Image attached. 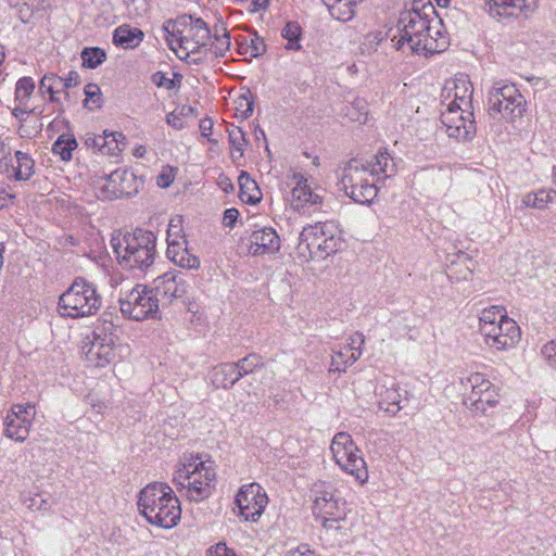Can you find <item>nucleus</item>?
I'll use <instances>...</instances> for the list:
<instances>
[{"label": "nucleus", "instance_id": "f257e3e1", "mask_svg": "<svg viewBox=\"0 0 556 556\" xmlns=\"http://www.w3.org/2000/svg\"><path fill=\"white\" fill-rule=\"evenodd\" d=\"M434 7L429 0H414L410 9L401 13L396 24L397 34L393 35L392 42L396 50L405 47L417 54H434L444 51L446 40L439 30L433 31L431 23L434 21Z\"/></svg>", "mask_w": 556, "mask_h": 556}, {"label": "nucleus", "instance_id": "f03ea898", "mask_svg": "<svg viewBox=\"0 0 556 556\" xmlns=\"http://www.w3.org/2000/svg\"><path fill=\"white\" fill-rule=\"evenodd\" d=\"M167 34L172 50L180 60L198 64L202 58V51L210 40V29L201 18L181 16L177 21H167L163 25Z\"/></svg>", "mask_w": 556, "mask_h": 556}, {"label": "nucleus", "instance_id": "7ed1b4c3", "mask_svg": "<svg viewBox=\"0 0 556 556\" xmlns=\"http://www.w3.org/2000/svg\"><path fill=\"white\" fill-rule=\"evenodd\" d=\"M215 479V462L208 456L190 454L180 460L173 481L188 500L201 502L212 494Z\"/></svg>", "mask_w": 556, "mask_h": 556}, {"label": "nucleus", "instance_id": "20e7f679", "mask_svg": "<svg viewBox=\"0 0 556 556\" xmlns=\"http://www.w3.org/2000/svg\"><path fill=\"white\" fill-rule=\"evenodd\" d=\"M138 508L148 522L165 529L175 527L181 515L180 504L174 491L160 482L150 483L140 491Z\"/></svg>", "mask_w": 556, "mask_h": 556}, {"label": "nucleus", "instance_id": "39448f33", "mask_svg": "<svg viewBox=\"0 0 556 556\" xmlns=\"http://www.w3.org/2000/svg\"><path fill=\"white\" fill-rule=\"evenodd\" d=\"M112 245L119 265L125 268L144 270L155 261L156 237L150 230L137 228L113 238Z\"/></svg>", "mask_w": 556, "mask_h": 556}, {"label": "nucleus", "instance_id": "423d86ee", "mask_svg": "<svg viewBox=\"0 0 556 556\" xmlns=\"http://www.w3.org/2000/svg\"><path fill=\"white\" fill-rule=\"evenodd\" d=\"M479 330L485 344L496 351L511 349L520 340L519 326L506 315L502 306H491L481 312Z\"/></svg>", "mask_w": 556, "mask_h": 556}, {"label": "nucleus", "instance_id": "0eeeda50", "mask_svg": "<svg viewBox=\"0 0 556 556\" xmlns=\"http://www.w3.org/2000/svg\"><path fill=\"white\" fill-rule=\"evenodd\" d=\"M340 238L332 224L316 223L303 228L295 248V255L302 263L324 260L338 251Z\"/></svg>", "mask_w": 556, "mask_h": 556}, {"label": "nucleus", "instance_id": "6e6552de", "mask_svg": "<svg viewBox=\"0 0 556 556\" xmlns=\"http://www.w3.org/2000/svg\"><path fill=\"white\" fill-rule=\"evenodd\" d=\"M101 307V296L93 283L76 278L58 302V312L63 317L84 318L94 315Z\"/></svg>", "mask_w": 556, "mask_h": 556}, {"label": "nucleus", "instance_id": "1a4fd4ad", "mask_svg": "<svg viewBox=\"0 0 556 556\" xmlns=\"http://www.w3.org/2000/svg\"><path fill=\"white\" fill-rule=\"evenodd\" d=\"M314 516L320 520L325 529H339V523L345 520L348 506L344 498L337 494L330 483L318 481L312 488Z\"/></svg>", "mask_w": 556, "mask_h": 556}, {"label": "nucleus", "instance_id": "9d476101", "mask_svg": "<svg viewBox=\"0 0 556 556\" xmlns=\"http://www.w3.org/2000/svg\"><path fill=\"white\" fill-rule=\"evenodd\" d=\"M489 114L496 118L498 115L514 123L526 112L527 103L523 96L513 84L496 81L489 91Z\"/></svg>", "mask_w": 556, "mask_h": 556}, {"label": "nucleus", "instance_id": "9b49d317", "mask_svg": "<svg viewBox=\"0 0 556 556\" xmlns=\"http://www.w3.org/2000/svg\"><path fill=\"white\" fill-rule=\"evenodd\" d=\"M340 185L344 193L359 204L370 203L378 193L376 179L369 168L357 160L344 166Z\"/></svg>", "mask_w": 556, "mask_h": 556}, {"label": "nucleus", "instance_id": "f8f14e48", "mask_svg": "<svg viewBox=\"0 0 556 556\" xmlns=\"http://www.w3.org/2000/svg\"><path fill=\"white\" fill-rule=\"evenodd\" d=\"M330 451L336 464L343 471L354 477L361 484L367 482L369 475L366 463L349 433H337L332 439Z\"/></svg>", "mask_w": 556, "mask_h": 556}, {"label": "nucleus", "instance_id": "ddd939ff", "mask_svg": "<svg viewBox=\"0 0 556 556\" xmlns=\"http://www.w3.org/2000/svg\"><path fill=\"white\" fill-rule=\"evenodd\" d=\"M159 307L160 299L144 285L137 283L131 289L121 292L119 308L123 316L129 319L155 318Z\"/></svg>", "mask_w": 556, "mask_h": 556}, {"label": "nucleus", "instance_id": "4468645a", "mask_svg": "<svg viewBox=\"0 0 556 556\" xmlns=\"http://www.w3.org/2000/svg\"><path fill=\"white\" fill-rule=\"evenodd\" d=\"M463 386L466 390L464 404L470 412L488 415L489 409L497 405L498 390L483 374H470L463 380Z\"/></svg>", "mask_w": 556, "mask_h": 556}, {"label": "nucleus", "instance_id": "2eb2a0df", "mask_svg": "<svg viewBox=\"0 0 556 556\" xmlns=\"http://www.w3.org/2000/svg\"><path fill=\"white\" fill-rule=\"evenodd\" d=\"M113 325L109 324L98 327L91 338L83 345V353L86 362L93 367H105L116 356L115 344L117 337L113 333Z\"/></svg>", "mask_w": 556, "mask_h": 556}, {"label": "nucleus", "instance_id": "dca6fc26", "mask_svg": "<svg viewBox=\"0 0 556 556\" xmlns=\"http://www.w3.org/2000/svg\"><path fill=\"white\" fill-rule=\"evenodd\" d=\"M94 195L100 200H114L138 191V181L134 173L118 168L108 176L92 181Z\"/></svg>", "mask_w": 556, "mask_h": 556}, {"label": "nucleus", "instance_id": "f3484780", "mask_svg": "<svg viewBox=\"0 0 556 556\" xmlns=\"http://www.w3.org/2000/svg\"><path fill=\"white\" fill-rule=\"evenodd\" d=\"M268 496L258 483L242 485L235 497L239 516L245 521L257 522L268 505Z\"/></svg>", "mask_w": 556, "mask_h": 556}, {"label": "nucleus", "instance_id": "a211bd4d", "mask_svg": "<svg viewBox=\"0 0 556 556\" xmlns=\"http://www.w3.org/2000/svg\"><path fill=\"white\" fill-rule=\"evenodd\" d=\"M441 123L448 137L467 140L476 132L472 109L462 110L457 105L446 104L441 113Z\"/></svg>", "mask_w": 556, "mask_h": 556}, {"label": "nucleus", "instance_id": "6ab92c4d", "mask_svg": "<svg viewBox=\"0 0 556 556\" xmlns=\"http://www.w3.org/2000/svg\"><path fill=\"white\" fill-rule=\"evenodd\" d=\"M35 416L36 408L33 404L13 405L4 420L7 437L17 442H24L29 434Z\"/></svg>", "mask_w": 556, "mask_h": 556}, {"label": "nucleus", "instance_id": "aec40b11", "mask_svg": "<svg viewBox=\"0 0 556 556\" xmlns=\"http://www.w3.org/2000/svg\"><path fill=\"white\" fill-rule=\"evenodd\" d=\"M151 290L163 303H172L187 293V282L180 273L166 271L153 280Z\"/></svg>", "mask_w": 556, "mask_h": 556}, {"label": "nucleus", "instance_id": "412c9836", "mask_svg": "<svg viewBox=\"0 0 556 556\" xmlns=\"http://www.w3.org/2000/svg\"><path fill=\"white\" fill-rule=\"evenodd\" d=\"M473 88L468 76L460 74L454 79L446 81L442 97L447 100V104L459 106L468 111L472 109Z\"/></svg>", "mask_w": 556, "mask_h": 556}, {"label": "nucleus", "instance_id": "4be33fe9", "mask_svg": "<svg viewBox=\"0 0 556 556\" xmlns=\"http://www.w3.org/2000/svg\"><path fill=\"white\" fill-rule=\"evenodd\" d=\"M287 179L288 184L292 186L291 204L295 210H300L306 204H320L323 202V197L312 191L307 178L301 172L291 168Z\"/></svg>", "mask_w": 556, "mask_h": 556}, {"label": "nucleus", "instance_id": "5701e85b", "mask_svg": "<svg viewBox=\"0 0 556 556\" xmlns=\"http://www.w3.org/2000/svg\"><path fill=\"white\" fill-rule=\"evenodd\" d=\"M248 250L253 256L276 254L280 250V238L271 227L256 229L250 235Z\"/></svg>", "mask_w": 556, "mask_h": 556}, {"label": "nucleus", "instance_id": "b1692460", "mask_svg": "<svg viewBox=\"0 0 556 556\" xmlns=\"http://www.w3.org/2000/svg\"><path fill=\"white\" fill-rule=\"evenodd\" d=\"M539 0H488L490 14L494 16H518L519 14L533 13Z\"/></svg>", "mask_w": 556, "mask_h": 556}, {"label": "nucleus", "instance_id": "393cba45", "mask_svg": "<svg viewBox=\"0 0 556 556\" xmlns=\"http://www.w3.org/2000/svg\"><path fill=\"white\" fill-rule=\"evenodd\" d=\"M211 382L217 389H230L240 380V372L235 363H224L211 371Z\"/></svg>", "mask_w": 556, "mask_h": 556}, {"label": "nucleus", "instance_id": "a878e982", "mask_svg": "<svg viewBox=\"0 0 556 556\" xmlns=\"http://www.w3.org/2000/svg\"><path fill=\"white\" fill-rule=\"evenodd\" d=\"M10 162V168H8V175L10 177L18 181H25L33 176L35 162L27 153L16 151L14 161L11 160Z\"/></svg>", "mask_w": 556, "mask_h": 556}, {"label": "nucleus", "instance_id": "bb28decb", "mask_svg": "<svg viewBox=\"0 0 556 556\" xmlns=\"http://www.w3.org/2000/svg\"><path fill=\"white\" fill-rule=\"evenodd\" d=\"M380 409L384 410L391 416H395L401 410V389L396 384L391 387L381 386L378 390Z\"/></svg>", "mask_w": 556, "mask_h": 556}, {"label": "nucleus", "instance_id": "cd10ccee", "mask_svg": "<svg viewBox=\"0 0 556 556\" xmlns=\"http://www.w3.org/2000/svg\"><path fill=\"white\" fill-rule=\"evenodd\" d=\"M143 31L129 25L118 26L113 34V42L123 49H134L143 40Z\"/></svg>", "mask_w": 556, "mask_h": 556}, {"label": "nucleus", "instance_id": "c85d7f7f", "mask_svg": "<svg viewBox=\"0 0 556 556\" xmlns=\"http://www.w3.org/2000/svg\"><path fill=\"white\" fill-rule=\"evenodd\" d=\"M363 0H323L331 16L338 21L348 22L355 15V8Z\"/></svg>", "mask_w": 556, "mask_h": 556}, {"label": "nucleus", "instance_id": "c756f323", "mask_svg": "<svg viewBox=\"0 0 556 556\" xmlns=\"http://www.w3.org/2000/svg\"><path fill=\"white\" fill-rule=\"evenodd\" d=\"M372 176L391 177L395 174V164L388 152H378L367 164Z\"/></svg>", "mask_w": 556, "mask_h": 556}, {"label": "nucleus", "instance_id": "7c9ffc66", "mask_svg": "<svg viewBox=\"0 0 556 556\" xmlns=\"http://www.w3.org/2000/svg\"><path fill=\"white\" fill-rule=\"evenodd\" d=\"M555 199L556 191L554 189H540L525 194L521 202L526 207L545 210L548 204L554 203Z\"/></svg>", "mask_w": 556, "mask_h": 556}, {"label": "nucleus", "instance_id": "2f4dec72", "mask_svg": "<svg viewBox=\"0 0 556 556\" xmlns=\"http://www.w3.org/2000/svg\"><path fill=\"white\" fill-rule=\"evenodd\" d=\"M238 182L240 187L239 195L244 203L255 204L261 201V190L255 180H253L248 173H241Z\"/></svg>", "mask_w": 556, "mask_h": 556}, {"label": "nucleus", "instance_id": "473e14b6", "mask_svg": "<svg viewBox=\"0 0 556 556\" xmlns=\"http://www.w3.org/2000/svg\"><path fill=\"white\" fill-rule=\"evenodd\" d=\"M358 358L350 353L348 348H342L332 352L329 371L344 372Z\"/></svg>", "mask_w": 556, "mask_h": 556}, {"label": "nucleus", "instance_id": "72a5a7b5", "mask_svg": "<svg viewBox=\"0 0 556 556\" xmlns=\"http://www.w3.org/2000/svg\"><path fill=\"white\" fill-rule=\"evenodd\" d=\"M77 148V141L73 136L61 135L53 143L52 152L61 156L63 161L72 159V152Z\"/></svg>", "mask_w": 556, "mask_h": 556}, {"label": "nucleus", "instance_id": "f704fd0d", "mask_svg": "<svg viewBox=\"0 0 556 556\" xmlns=\"http://www.w3.org/2000/svg\"><path fill=\"white\" fill-rule=\"evenodd\" d=\"M302 30L296 22H288L281 30V36L288 40L286 49L300 50L302 46L299 43Z\"/></svg>", "mask_w": 556, "mask_h": 556}, {"label": "nucleus", "instance_id": "c9c22d12", "mask_svg": "<svg viewBox=\"0 0 556 556\" xmlns=\"http://www.w3.org/2000/svg\"><path fill=\"white\" fill-rule=\"evenodd\" d=\"M106 59V53L101 48H85L81 51L83 65L88 68H96Z\"/></svg>", "mask_w": 556, "mask_h": 556}, {"label": "nucleus", "instance_id": "e433bc0d", "mask_svg": "<svg viewBox=\"0 0 556 556\" xmlns=\"http://www.w3.org/2000/svg\"><path fill=\"white\" fill-rule=\"evenodd\" d=\"M265 51L266 45L263 38L258 37L256 34H254L249 41H245L240 46V53L249 55L250 58L261 56Z\"/></svg>", "mask_w": 556, "mask_h": 556}, {"label": "nucleus", "instance_id": "4c0bfd02", "mask_svg": "<svg viewBox=\"0 0 556 556\" xmlns=\"http://www.w3.org/2000/svg\"><path fill=\"white\" fill-rule=\"evenodd\" d=\"M229 141L231 144V156L233 159H240L243 156L245 138L244 134L240 128H233L229 131Z\"/></svg>", "mask_w": 556, "mask_h": 556}, {"label": "nucleus", "instance_id": "58836bf2", "mask_svg": "<svg viewBox=\"0 0 556 556\" xmlns=\"http://www.w3.org/2000/svg\"><path fill=\"white\" fill-rule=\"evenodd\" d=\"M34 89L35 83L30 77L18 79L15 87V100L18 101L20 104H24L31 96Z\"/></svg>", "mask_w": 556, "mask_h": 556}, {"label": "nucleus", "instance_id": "ea45409f", "mask_svg": "<svg viewBox=\"0 0 556 556\" xmlns=\"http://www.w3.org/2000/svg\"><path fill=\"white\" fill-rule=\"evenodd\" d=\"M386 34L381 30L370 31L364 36L361 42L363 53H371L377 50L378 46L383 41Z\"/></svg>", "mask_w": 556, "mask_h": 556}, {"label": "nucleus", "instance_id": "a19ab883", "mask_svg": "<svg viewBox=\"0 0 556 556\" xmlns=\"http://www.w3.org/2000/svg\"><path fill=\"white\" fill-rule=\"evenodd\" d=\"M459 257H462L464 261L463 267L457 269L456 266H452L450 268L448 277L451 280L455 281H468L472 277V269L468 265V263H471V261L465 254H462Z\"/></svg>", "mask_w": 556, "mask_h": 556}, {"label": "nucleus", "instance_id": "79ce46f5", "mask_svg": "<svg viewBox=\"0 0 556 556\" xmlns=\"http://www.w3.org/2000/svg\"><path fill=\"white\" fill-rule=\"evenodd\" d=\"M176 265L180 266L181 268L187 269H197L200 267V260L198 256L192 254L188 247L180 252L179 255H177V258L173 262Z\"/></svg>", "mask_w": 556, "mask_h": 556}, {"label": "nucleus", "instance_id": "37998d69", "mask_svg": "<svg viewBox=\"0 0 556 556\" xmlns=\"http://www.w3.org/2000/svg\"><path fill=\"white\" fill-rule=\"evenodd\" d=\"M230 47V37L227 33L223 34V36H215V41L211 45L208 51L214 56H224L225 53L229 50Z\"/></svg>", "mask_w": 556, "mask_h": 556}, {"label": "nucleus", "instance_id": "c03bdc74", "mask_svg": "<svg viewBox=\"0 0 556 556\" xmlns=\"http://www.w3.org/2000/svg\"><path fill=\"white\" fill-rule=\"evenodd\" d=\"M348 350L350 353L355 355L358 359L363 354L364 344H365V336L362 332H355L348 339Z\"/></svg>", "mask_w": 556, "mask_h": 556}, {"label": "nucleus", "instance_id": "a18cd8bd", "mask_svg": "<svg viewBox=\"0 0 556 556\" xmlns=\"http://www.w3.org/2000/svg\"><path fill=\"white\" fill-rule=\"evenodd\" d=\"M260 364V358L256 355H249L242 359H240L238 363H235V366H237L239 372H240V379L252 372Z\"/></svg>", "mask_w": 556, "mask_h": 556}, {"label": "nucleus", "instance_id": "49530a36", "mask_svg": "<svg viewBox=\"0 0 556 556\" xmlns=\"http://www.w3.org/2000/svg\"><path fill=\"white\" fill-rule=\"evenodd\" d=\"M346 115L350 116L351 119L359 123H364L366 121V104L364 101H356L351 106L346 108Z\"/></svg>", "mask_w": 556, "mask_h": 556}, {"label": "nucleus", "instance_id": "de8ad7c7", "mask_svg": "<svg viewBox=\"0 0 556 556\" xmlns=\"http://www.w3.org/2000/svg\"><path fill=\"white\" fill-rule=\"evenodd\" d=\"M27 508L33 511L47 510L49 504L40 494H29L24 498Z\"/></svg>", "mask_w": 556, "mask_h": 556}, {"label": "nucleus", "instance_id": "09e8293b", "mask_svg": "<svg viewBox=\"0 0 556 556\" xmlns=\"http://www.w3.org/2000/svg\"><path fill=\"white\" fill-rule=\"evenodd\" d=\"M188 245V242L185 238L180 239H169V244H167L166 254L167 257L174 262L177 258V255L182 252Z\"/></svg>", "mask_w": 556, "mask_h": 556}, {"label": "nucleus", "instance_id": "8fccbe9b", "mask_svg": "<svg viewBox=\"0 0 556 556\" xmlns=\"http://www.w3.org/2000/svg\"><path fill=\"white\" fill-rule=\"evenodd\" d=\"M541 353L548 365L556 369V339L544 344Z\"/></svg>", "mask_w": 556, "mask_h": 556}, {"label": "nucleus", "instance_id": "3c124183", "mask_svg": "<svg viewBox=\"0 0 556 556\" xmlns=\"http://www.w3.org/2000/svg\"><path fill=\"white\" fill-rule=\"evenodd\" d=\"M175 179V169L173 167H164L156 176V184L161 188H168Z\"/></svg>", "mask_w": 556, "mask_h": 556}, {"label": "nucleus", "instance_id": "603ef678", "mask_svg": "<svg viewBox=\"0 0 556 556\" xmlns=\"http://www.w3.org/2000/svg\"><path fill=\"white\" fill-rule=\"evenodd\" d=\"M181 232V219L180 217H175V218H172L169 224H168V229H167V244H169V239H180V238H185L184 236L180 235Z\"/></svg>", "mask_w": 556, "mask_h": 556}, {"label": "nucleus", "instance_id": "864d4df0", "mask_svg": "<svg viewBox=\"0 0 556 556\" xmlns=\"http://www.w3.org/2000/svg\"><path fill=\"white\" fill-rule=\"evenodd\" d=\"M103 137H105V146L103 147L102 154L117 155V143L114 142V132L103 131Z\"/></svg>", "mask_w": 556, "mask_h": 556}, {"label": "nucleus", "instance_id": "5fc2aeb1", "mask_svg": "<svg viewBox=\"0 0 556 556\" xmlns=\"http://www.w3.org/2000/svg\"><path fill=\"white\" fill-rule=\"evenodd\" d=\"M53 75L54 74H46L41 78V80H40V90L43 93L45 92L49 93L51 101L56 102V101H59V99L56 97H53V84H54Z\"/></svg>", "mask_w": 556, "mask_h": 556}, {"label": "nucleus", "instance_id": "6e6d98bb", "mask_svg": "<svg viewBox=\"0 0 556 556\" xmlns=\"http://www.w3.org/2000/svg\"><path fill=\"white\" fill-rule=\"evenodd\" d=\"M207 556H238L232 549L228 548L225 543H217L207 549Z\"/></svg>", "mask_w": 556, "mask_h": 556}, {"label": "nucleus", "instance_id": "4d7b16f0", "mask_svg": "<svg viewBox=\"0 0 556 556\" xmlns=\"http://www.w3.org/2000/svg\"><path fill=\"white\" fill-rule=\"evenodd\" d=\"M166 123L175 129H182L186 127V119L177 110L167 114Z\"/></svg>", "mask_w": 556, "mask_h": 556}, {"label": "nucleus", "instance_id": "13d9d810", "mask_svg": "<svg viewBox=\"0 0 556 556\" xmlns=\"http://www.w3.org/2000/svg\"><path fill=\"white\" fill-rule=\"evenodd\" d=\"M86 144L90 148L97 149L102 153L103 147L105 146V137L102 135H88L86 138Z\"/></svg>", "mask_w": 556, "mask_h": 556}, {"label": "nucleus", "instance_id": "bf43d9fd", "mask_svg": "<svg viewBox=\"0 0 556 556\" xmlns=\"http://www.w3.org/2000/svg\"><path fill=\"white\" fill-rule=\"evenodd\" d=\"M152 83L157 87H164L166 89H172L174 87V81L166 77V75L162 72H157L151 77Z\"/></svg>", "mask_w": 556, "mask_h": 556}, {"label": "nucleus", "instance_id": "052dcab7", "mask_svg": "<svg viewBox=\"0 0 556 556\" xmlns=\"http://www.w3.org/2000/svg\"><path fill=\"white\" fill-rule=\"evenodd\" d=\"M238 217H239V212L237 208H235V207L227 208L224 212V216H223L224 226L232 228L235 226V223L237 222Z\"/></svg>", "mask_w": 556, "mask_h": 556}, {"label": "nucleus", "instance_id": "680f3d73", "mask_svg": "<svg viewBox=\"0 0 556 556\" xmlns=\"http://www.w3.org/2000/svg\"><path fill=\"white\" fill-rule=\"evenodd\" d=\"M288 556H317L307 545H301L288 553Z\"/></svg>", "mask_w": 556, "mask_h": 556}, {"label": "nucleus", "instance_id": "e2e57ef3", "mask_svg": "<svg viewBox=\"0 0 556 556\" xmlns=\"http://www.w3.org/2000/svg\"><path fill=\"white\" fill-rule=\"evenodd\" d=\"M30 110H28L24 104H21V106H16L12 110V114L20 119L21 123H26L27 117Z\"/></svg>", "mask_w": 556, "mask_h": 556}, {"label": "nucleus", "instance_id": "0e129e2a", "mask_svg": "<svg viewBox=\"0 0 556 556\" xmlns=\"http://www.w3.org/2000/svg\"><path fill=\"white\" fill-rule=\"evenodd\" d=\"M200 130L203 137H208L213 129V121L211 118H203L200 121Z\"/></svg>", "mask_w": 556, "mask_h": 556}, {"label": "nucleus", "instance_id": "69168bd1", "mask_svg": "<svg viewBox=\"0 0 556 556\" xmlns=\"http://www.w3.org/2000/svg\"><path fill=\"white\" fill-rule=\"evenodd\" d=\"M86 102L100 96V89L97 85L89 84L85 87Z\"/></svg>", "mask_w": 556, "mask_h": 556}, {"label": "nucleus", "instance_id": "338daca9", "mask_svg": "<svg viewBox=\"0 0 556 556\" xmlns=\"http://www.w3.org/2000/svg\"><path fill=\"white\" fill-rule=\"evenodd\" d=\"M66 89L76 86L79 83V75L76 72H70L66 78H63Z\"/></svg>", "mask_w": 556, "mask_h": 556}, {"label": "nucleus", "instance_id": "774afa93", "mask_svg": "<svg viewBox=\"0 0 556 556\" xmlns=\"http://www.w3.org/2000/svg\"><path fill=\"white\" fill-rule=\"evenodd\" d=\"M53 97H56L58 93H61L62 91L66 90L64 86V81L62 77H59L56 75H53Z\"/></svg>", "mask_w": 556, "mask_h": 556}]
</instances>
